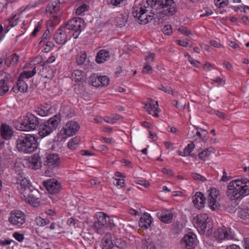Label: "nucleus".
I'll return each mask as SVG.
<instances>
[{
    "instance_id": "f257e3e1",
    "label": "nucleus",
    "mask_w": 249,
    "mask_h": 249,
    "mask_svg": "<svg viewBox=\"0 0 249 249\" xmlns=\"http://www.w3.org/2000/svg\"><path fill=\"white\" fill-rule=\"evenodd\" d=\"M173 0H147L142 3L135 2L132 15L140 23L145 24L153 19L155 25L162 23L165 16H171L176 11Z\"/></svg>"
},
{
    "instance_id": "f03ea898",
    "label": "nucleus",
    "mask_w": 249,
    "mask_h": 249,
    "mask_svg": "<svg viewBox=\"0 0 249 249\" xmlns=\"http://www.w3.org/2000/svg\"><path fill=\"white\" fill-rule=\"evenodd\" d=\"M227 195L231 200H241L249 195V180L247 178L234 179L230 182Z\"/></svg>"
},
{
    "instance_id": "7ed1b4c3",
    "label": "nucleus",
    "mask_w": 249,
    "mask_h": 249,
    "mask_svg": "<svg viewBox=\"0 0 249 249\" xmlns=\"http://www.w3.org/2000/svg\"><path fill=\"white\" fill-rule=\"evenodd\" d=\"M37 142L34 136L30 134H22L16 140V147L19 152L31 153L36 149Z\"/></svg>"
},
{
    "instance_id": "20e7f679",
    "label": "nucleus",
    "mask_w": 249,
    "mask_h": 249,
    "mask_svg": "<svg viewBox=\"0 0 249 249\" xmlns=\"http://www.w3.org/2000/svg\"><path fill=\"white\" fill-rule=\"evenodd\" d=\"M193 224L201 234L210 235L213 232V222L207 213L197 215L193 218Z\"/></svg>"
},
{
    "instance_id": "39448f33",
    "label": "nucleus",
    "mask_w": 249,
    "mask_h": 249,
    "mask_svg": "<svg viewBox=\"0 0 249 249\" xmlns=\"http://www.w3.org/2000/svg\"><path fill=\"white\" fill-rule=\"evenodd\" d=\"M38 119L31 113L20 117L16 124L17 129L20 131H29L36 129L39 125Z\"/></svg>"
},
{
    "instance_id": "423d86ee",
    "label": "nucleus",
    "mask_w": 249,
    "mask_h": 249,
    "mask_svg": "<svg viewBox=\"0 0 249 249\" xmlns=\"http://www.w3.org/2000/svg\"><path fill=\"white\" fill-rule=\"evenodd\" d=\"M61 120L60 115L58 114L41 124L38 130L39 137L43 138L50 134L57 128Z\"/></svg>"
},
{
    "instance_id": "0eeeda50",
    "label": "nucleus",
    "mask_w": 249,
    "mask_h": 249,
    "mask_svg": "<svg viewBox=\"0 0 249 249\" xmlns=\"http://www.w3.org/2000/svg\"><path fill=\"white\" fill-rule=\"evenodd\" d=\"M61 120L60 115L58 114L41 124L38 130L39 137L43 138L50 134L57 128Z\"/></svg>"
},
{
    "instance_id": "6e6552de",
    "label": "nucleus",
    "mask_w": 249,
    "mask_h": 249,
    "mask_svg": "<svg viewBox=\"0 0 249 249\" xmlns=\"http://www.w3.org/2000/svg\"><path fill=\"white\" fill-rule=\"evenodd\" d=\"M97 221L94 222L93 229L98 233L103 234L104 230L114 226L113 219L106 213L98 212L96 213Z\"/></svg>"
},
{
    "instance_id": "1a4fd4ad",
    "label": "nucleus",
    "mask_w": 249,
    "mask_h": 249,
    "mask_svg": "<svg viewBox=\"0 0 249 249\" xmlns=\"http://www.w3.org/2000/svg\"><path fill=\"white\" fill-rule=\"evenodd\" d=\"M208 192V202L209 207L213 211L218 210L220 208L219 191L215 188H211Z\"/></svg>"
},
{
    "instance_id": "9d476101",
    "label": "nucleus",
    "mask_w": 249,
    "mask_h": 249,
    "mask_svg": "<svg viewBox=\"0 0 249 249\" xmlns=\"http://www.w3.org/2000/svg\"><path fill=\"white\" fill-rule=\"evenodd\" d=\"M32 190L27 189L24 190L23 196L25 201L34 207H38L40 204V201L37 196L38 195V192L34 188H32Z\"/></svg>"
},
{
    "instance_id": "9b49d317",
    "label": "nucleus",
    "mask_w": 249,
    "mask_h": 249,
    "mask_svg": "<svg viewBox=\"0 0 249 249\" xmlns=\"http://www.w3.org/2000/svg\"><path fill=\"white\" fill-rule=\"evenodd\" d=\"M80 128L79 124L75 121H70L63 127L60 131L61 135L70 137L75 135Z\"/></svg>"
},
{
    "instance_id": "f8f14e48",
    "label": "nucleus",
    "mask_w": 249,
    "mask_h": 249,
    "mask_svg": "<svg viewBox=\"0 0 249 249\" xmlns=\"http://www.w3.org/2000/svg\"><path fill=\"white\" fill-rule=\"evenodd\" d=\"M214 236L219 241L224 239H232L234 238V234L231 229L225 227L217 229L214 232Z\"/></svg>"
},
{
    "instance_id": "ddd939ff",
    "label": "nucleus",
    "mask_w": 249,
    "mask_h": 249,
    "mask_svg": "<svg viewBox=\"0 0 249 249\" xmlns=\"http://www.w3.org/2000/svg\"><path fill=\"white\" fill-rule=\"evenodd\" d=\"M84 27V21L80 18H72L63 25V28L70 31L81 30Z\"/></svg>"
},
{
    "instance_id": "4468645a",
    "label": "nucleus",
    "mask_w": 249,
    "mask_h": 249,
    "mask_svg": "<svg viewBox=\"0 0 249 249\" xmlns=\"http://www.w3.org/2000/svg\"><path fill=\"white\" fill-rule=\"evenodd\" d=\"M117 243H118V242H116L115 245H114L111 234L109 233H107L103 238L101 246L102 249H123V245L119 246L117 244Z\"/></svg>"
},
{
    "instance_id": "2eb2a0df",
    "label": "nucleus",
    "mask_w": 249,
    "mask_h": 249,
    "mask_svg": "<svg viewBox=\"0 0 249 249\" xmlns=\"http://www.w3.org/2000/svg\"><path fill=\"white\" fill-rule=\"evenodd\" d=\"M9 222L18 227L21 226L25 221V215L20 211H14L11 212V216L9 218Z\"/></svg>"
},
{
    "instance_id": "dca6fc26",
    "label": "nucleus",
    "mask_w": 249,
    "mask_h": 249,
    "mask_svg": "<svg viewBox=\"0 0 249 249\" xmlns=\"http://www.w3.org/2000/svg\"><path fill=\"white\" fill-rule=\"evenodd\" d=\"M43 184L48 192L51 194L58 193L61 189L60 183L54 179L44 181Z\"/></svg>"
},
{
    "instance_id": "f3484780",
    "label": "nucleus",
    "mask_w": 249,
    "mask_h": 249,
    "mask_svg": "<svg viewBox=\"0 0 249 249\" xmlns=\"http://www.w3.org/2000/svg\"><path fill=\"white\" fill-rule=\"evenodd\" d=\"M12 78L11 75L7 72H3L0 75V95L2 96L9 91V83Z\"/></svg>"
},
{
    "instance_id": "a211bd4d",
    "label": "nucleus",
    "mask_w": 249,
    "mask_h": 249,
    "mask_svg": "<svg viewBox=\"0 0 249 249\" xmlns=\"http://www.w3.org/2000/svg\"><path fill=\"white\" fill-rule=\"evenodd\" d=\"M144 108L149 114H151L156 117H159L158 113L159 111V105L157 101L148 99L144 105Z\"/></svg>"
},
{
    "instance_id": "6ab92c4d",
    "label": "nucleus",
    "mask_w": 249,
    "mask_h": 249,
    "mask_svg": "<svg viewBox=\"0 0 249 249\" xmlns=\"http://www.w3.org/2000/svg\"><path fill=\"white\" fill-rule=\"evenodd\" d=\"M66 29L63 28V25L58 29L53 36V39L58 44H64L67 40V35Z\"/></svg>"
},
{
    "instance_id": "aec40b11",
    "label": "nucleus",
    "mask_w": 249,
    "mask_h": 249,
    "mask_svg": "<svg viewBox=\"0 0 249 249\" xmlns=\"http://www.w3.org/2000/svg\"><path fill=\"white\" fill-rule=\"evenodd\" d=\"M60 162V158L57 154H49L44 158V164L48 166H57Z\"/></svg>"
},
{
    "instance_id": "412c9836",
    "label": "nucleus",
    "mask_w": 249,
    "mask_h": 249,
    "mask_svg": "<svg viewBox=\"0 0 249 249\" xmlns=\"http://www.w3.org/2000/svg\"><path fill=\"white\" fill-rule=\"evenodd\" d=\"M205 201L206 198L203 194L200 192H196L192 197V201L194 206L198 210H200L204 207Z\"/></svg>"
},
{
    "instance_id": "4be33fe9",
    "label": "nucleus",
    "mask_w": 249,
    "mask_h": 249,
    "mask_svg": "<svg viewBox=\"0 0 249 249\" xmlns=\"http://www.w3.org/2000/svg\"><path fill=\"white\" fill-rule=\"evenodd\" d=\"M18 179L17 183H20L21 188L20 191L21 194H23L24 190L28 189L32 190V188L34 187L32 185L31 183L27 180L25 178H23L22 175L19 173L18 174V176L17 177Z\"/></svg>"
},
{
    "instance_id": "5701e85b",
    "label": "nucleus",
    "mask_w": 249,
    "mask_h": 249,
    "mask_svg": "<svg viewBox=\"0 0 249 249\" xmlns=\"http://www.w3.org/2000/svg\"><path fill=\"white\" fill-rule=\"evenodd\" d=\"M152 221V218L150 214L145 213L140 219L139 226L143 230H146L150 227Z\"/></svg>"
},
{
    "instance_id": "b1692460",
    "label": "nucleus",
    "mask_w": 249,
    "mask_h": 249,
    "mask_svg": "<svg viewBox=\"0 0 249 249\" xmlns=\"http://www.w3.org/2000/svg\"><path fill=\"white\" fill-rule=\"evenodd\" d=\"M28 86L26 83L23 80V79L18 77L16 86H14L12 90L15 93H18L20 91L21 92H25L27 91Z\"/></svg>"
},
{
    "instance_id": "393cba45",
    "label": "nucleus",
    "mask_w": 249,
    "mask_h": 249,
    "mask_svg": "<svg viewBox=\"0 0 249 249\" xmlns=\"http://www.w3.org/2000/svg\"><path fill=\"white\" fill-rule=\"evenodd\" d=\"M110 57L109 52L106 50H101L97 53L95 61L98 64L106 61Z\"/></svg>"
},
{
    "instance_id": "a878e982",
    "label": "nucleus",
    "mask_w": 249,
    "mask_h": 249,
    "mask_svg": "<svg viewBox=\"0 0 249 249\" xmlns=\"http://www.w3.org/2000/svg\"><path fill=\"white\" fill-rule=\"evenodd\" d=\"M13 133V131L11 127L6 124H2L0 128V135L5 140L11 138Z\"/></svg>"
},
{
    "instance_id": "bb28decb",
    "label": "nucleus",
    "mask_w": 249,
    "mask_h": 249,
    "mask_svg": "<svg viewBox=\"0 0 249 249\" xmlns=\"http://www.w3.org/2000/svg\"><path fill=\"white\" fill-rule=\"evenodd\" d=\"M128 15L127 13L120 14L115 18L116 25L119 27L124 26L127 22Z\"/></svg>"
},
{
    "instance_id": "cd10ccee",
    "label": "nucleus",
    "mask_w": 249,
    "mask_h": 249,
    "mask_svg": "<svg viewBox=\"0 0 249 249\" xmlns=\"http://www.w3.org/2000/svg\"><path fill=\"white\" fill-rule=\"evenodd\" d=\"M173 213L169 211H166L158 213L159 218L163 222L170 223L173 219Z\"/></svg>"
},
{
    "instance_id": "c85d7f7f",
    "label": "nucleus",
    "mask_w": 249,
    "mask_h": 249,
    "mask_svg": "<svg viewBox=\"0 0 249 249\" xmlns=\"http://www.w3.org/2000/svg\"><path fill=\"white\" fill-rule=\"evenodd\" d=\"M62 2L59 0H55L48 4L46 8V12L50 14L54 13L59 9V5Z\"/></svg>"
},
{
    "instance_id": "c756f323",
    "label": "nucleus",
    "mask_w": 249,
    "mask_h": 249,
    "mask_svg": "<svg viewBox=\"0 0 249 249\" xmlns=\"http://www.w3.org/2000/svg\"><path fill=\"white\" fill-rule=\"evenodd\" d=\"M197 244V240L195 234L188 232V249H194Z\"/></svg>"
},
{
    "instance_id": "7c9ffc66",
    "label": "nucleus",
    "mask_w": 249,
    "mask_h": 249,
    "mask_svg": "<svg viewBox=\"0 0 249 249\" xmlns=\"http://www.w3.org/2000/svg\"><path fill=\"white\" fill-rule=\"evenodd\" d=\"M215 153V149L213 147L207 148L200 153H198L199 158L202 160H205L210 156L212 154Z\"/></svg>"
},
{
    "instance_id": "2f4dec72",
    "label": "nucleus",
    "mask_w": 249,
    "mask_h": 249,
    "mask_svg": "<svg viewBox=\"0 0 249 249\" xmlns=\"http://www.w3.org/2000/svg\"><path fill=\"white\" fill-rule=\"evenodd\" d=\"M29 167L31 169L36 170L41 167L40 158L38 155H34L29 160Z\"/></svg>"
},
{
    "instance_id": "473e14b6",
    "label": "nucleus",
    "mask_w": 249,
    "mask_h": 249,
    "mask_svg": "<svg viewBox=\"0 0 249 249\" xmlns=\"http://www.w3.org/2000/svg\"><path fill=\"white\" fill-rule=\"evenodd\" d=\"M141 249H157V247L153 240L148 238L142 241Z\"/></svg>"
},
{
    "instance_id": "72a5a7b5",
    "label": "nucleus",
    "mask_w": 249,
    "mask_h": 249,
    "mask_svg": "<svg viewBox=\"0 0 249 249\" xmlns=\"http://www.w3.org/2000/svg\"><path fill=\"white\" fill-rule=\"evenodd\" d=\"M239 217L243 220L249 219V208L245 206L239 208Z\"/></svg>"
},
{
    "instance_id": "f704fd0d",
    "label": "nucleus",
    "mask_w": 249,
    "mask_h": 249,
    "mask_svg": "<svg viewBox=\"0 0 249 249\" xmlns=\"http://www.w3.org/2000/svg\"><path fill=\"white\" fill-rule=\"evenodd\" d=\"M80 140L79 138L75 137L72 138L68 143V147L71 149L74 150L79 144Z\"/></svg>"
},
{
    "instance_id": "c9c22d12",
    "label": "nucleus",
    "mask_w": 249,
    "mask_h": 249,
    "mask_svg": "<svg viewBox=\"0 0 249 249\" xmlns=\"http://www.w3.org/2000/svg\"><path fill=\"white\" fill-rule=\"evenodd\" d=\"M87 55L85 52L78 53L76 56V63L78 65H82L84 64Z\"/></svg>"
},
{
    "instance_id": "e433bc0d",
    "label": "nucleus",
    "mask_w": 249,
    "mask_h": 249,
    "mask_svg": "<svg viewBox=\"0 0 249 249\" xmlns=\"http://www.w3.org/2000/svg\"><path fill=\"white\" fill-rule=\"evenodd\" d=\"M36 72V67H35L32 71H23L20 74L19 77L20 78L24 79L26 78L27 79L33 76Z\"/></svg>"
},
{
    "instance_id": "4c0bfd02",
    "label": "nucleus",
    "mask_w": 249,
    "mask_h": 249,
    "mask_svg": "<svg viewBox=\"0 0 249 249\" xmlns=\"http://www.w3.org/2000/svg\"><path fill=\"white\" fill-rule=\"evenodd\" d=\"M195 147V145L193 142L188 144V156L192 157L194 159H196L197 155H198L197 152H193Z\"/></svg>"
},
{
    "instance_id": "58836bf2",
    "label": "nucleus",
    "mask_w": 249,
    "mask_h": 249,
    "mask_svg": "<svg viewBox=\"0 0 249 249\" xmlns=\"http://www.w3.org/2000/svg\"><path fill=\"white\" fill-rule=\"evenodd\" d=\"M36 224L39 226H44L50 223V220L48 219H43L41 217H37L35 220Z\"/></svg>"
},
{
    "instance_id": "ea45409f",
    "label": "nucleus",
    "mask_w": 249,
    "mask_h": 249,
    "mask_svg": "<svg viewBox=\"0 0 249 249\" xmlns=\"http://www.w3.org/2000/svg\"><path fill=\"white\" fill-rule=\"evenodd\" d=\"M51 37V35L50 30L49 29L46 30L41 38V40L39 44H41L42 43H44V42L48 41V40L50 39Z\"/></svg>"
},
{
    "instance_id": "a19ab883",
    "label": "nucleus",
    "mask_w": 249,
    "mask_h": 249,
    "mask_svg": "<svg viewBox=\"0 0 249 249\" xmlns=\"http://www.w3.org/2000/svg\"><path fill=\"white\" fill-rule=\"evenodd\" d=\"M215 5L218 8H224L228 5L229 0H214Z\"/></svg>"
},
{
    "instance_id": "79ce46f5",
    "label": "nucleus",
    "mask_w": 249,
    "mask_h": 249,
    "mask_svg": "<svg viewBox=\"0 0 249 249\" xmlns=\"http://www.w3.org/2000/svg\"><path fill=\"white\" fill-rule=\"evenodd\" d=\"M89 7L86 4H84L78 7L76 10V14L77 15H81L84 12L88 11Z\"/></svg>"
},
{
    "instance_id": "37998d69",
    "label": "nucleus",
    "mask_w": 249,
    "mask_h": 249,
    "mask_svg": "<svg viewBox=\"0 0 249 249\" xmlns=\"http://www.w3.org/2000/svg\"><path fill=\"white\" fill-rule=\"evenodd\" d=\"M82 71L81 70H74L72 73V76L75 79V81H80L82 80Z\"/></svg>"
},
{
    "instance_id": "c03bdc74",
    "label": "nucleus",
    "mask_w": 249,
    "mask_h": 249,
    "mask_svg": "<svg viewBox=\"0 0 249 249\" xmlns=\"http://www.w3.org/2000/svg\"><path fill=\"white\" fill-rule=\"evenodd\" d=\"M98 81L100 82L102 86H106L109 84V79L106 76H102L98 77Z\"/></svg>"
},
{
    "instance_id": "a18cd8bd",
    "label": "nucleus",
    "mask_w": 249,
    "mask_h": 249,
    "mask_svg": "<svg viewBox=\"0 0 249 249\" xmlns=\"http://www.w3.org/2000/svg\"><path fill=\"white\" fill-rule=\"evenodd\" d=\"M46 45V47L44 49V51L45 53L49 52L52 50L54 47V43L50 41H47L44 43Z\"/></svg>"
},
{
    "instance_id": "49530a36",
    "label": "nucleus",
    "mask_w": 249,
    "mask_h": 249,
    "mask_svg": "<svg viewBox=\"0 0 249 249\" xmlns=\"http://www.w3.org/2000/svg\"><path fill=\"white\" fill-rule=\"evenodd\" d=\"M158 88L159 89L162 90L167 93L173 94L172 89L169 86H164L163 85H160Z\"/></svg>"
},
{
    "instance_id": "de8ad7c7",
    "label": "nucleus",
    "mask_w": 249,
    "mask_h": 249,
    "mask_svg": "<svg viewBox=\"0 0 249 249\" xmlns=\"http://www.w3.org/2000/svg\"><path fill=\"white\" fill-rule=\"evenodd\" d=\"M153 71L151 66H150V64L148 63H145L143 65V68L142 70V72L143 73H151Z\"/></svg>"
},
{
    "instance_id": "09e8293b",
    "label": "nucleus",
    "mask_w": 249,
    "mask_h": 249,
    "mask_svg": "<svg viewBox=\"0 0 249 249\" xmlns=\"http://www.w3.org/2000/svg\"><path fill=\"white\" fill-rule=\"evenodd\" d=\"M9 59L12 63V65H16L18 62L19 57L16 53H14L11 55H9Z\"/></svg>"
},
{
    "instance_id": "8fccbe9b",
    "label": "nucleus",
    "mask_w": 249,
    "mask_h": 249,
    "mask_svg": "<svg viewBox=\"0 0 249 249\" xmlns=\"http://www.w3.org/2000/svg\"><path fill=\"white\" fill-rule=\"evenodd\" d=\"M156 56V54L153 53H148L147 55L145 56V60L146 61V63L151 64L153 62V59Z\"/></svg>"
},
{
    "instance_id": "3c124183",
    "label": "nucleus",
    "mask_w": 249,
    "mask_h": 249,
    "mask_svg": "<svg viewBox=\"0 0 249 249\" xmlns=\"http://www.w3.org/2000/svg\"><path fill=\"white\" fill-rule=\"evenodd\" d=\"M188 59L191 64L193 65L194 67L198 68L200 65V62L194 60L191 56L188 53Z\"/></svg>"
},
{
    "instance_id": "603ef678",
    "label": "nucleus",
    "mask_w": 249,
    "mask_h": 249,
    "mask_svg": "<svg viewBox=\"0 0 249 249\" xmlns=\"http://www.w3.org/2000/svg\"><path fill=\"white\" fill-rule=\"evenodd\" d=\"M162 31L165 35H170L172 33V28L171 25H165L164 27L162 29Z\"/></svg>"
},
{
    "instance_id": "864d4df0",
    "label": "nucleus",
    "mask_w": 249,
    "mask_h": 249,
    "mask_svg": "<svg viewBox=\"0 0 249 249\" xmlns=\"http://www.w3.org/2000/svg\"><path fill=\"white\" fill-rule=\"evenodd\" d=\"M191 176L194 179L200 180L202 182H204L206 180L204 177L197 173H192Z\"/></svg>"
},
{
    "instance_id": "5fc2aeb1",
    "label": "nucleus",
    "mask_w": 249,
    "mask_h": 249,
    "mask_svg": "<svg viewBox=\"0 0 249 249\" xmlns=\"http://www.w3.org/2000/svg\"><path fill=\"white\" fill-rule=\"evenodd\" d=\"M48 71L50 72V73L46 74L45 73H43L42 74V76H43L44 78H49L50 79H52L53 77V71L52 70L50 69V70H48L47 68H43V71L42 72H44L45 71Z\"/></svg>"
},
{
    "instance_id": "6e6d98bb",
    "label": "nucleus",
    "mask_w": 249,
    "mask_h": 249,
    "mask_svg": "<svg viewBox=\"0 0 249 249\" xmlns=\"http://www.w3.org/2000/svg\"><path fill=\"white\" fill-rule=\"evenodd\" d=\"M13 237L19 242H21L24 239L23 235L22 234H20L17 232L14 233Z\"/></svg>"
},
{
    "instance_id": "4d7b16f0",
    "label": "nucleus",
    "mask_w": 249,
    "mask_h": 249,
    "mask_svg": "<svg viewBox=\"0 0 249 249\" xmlns=\"http://www.w3.org/2000/svg\"><path fill=\"white\" fill-rule=\"evenodd\" d=\"M231 178V176H227V173L224 170L223 172V176L220 180L225 182L230 180Z\"/></svg>"
},
{
    "instance_id": "13d9d810",
    "label": "nucleus",
    "mask_w": 249,
    "mask_h": 249,
    "mask_svg": "<svg viewBox=\"0 0 249 249\" xmlns=\"http://www.w3.org/2000/svg\"><path fill=\"white\" fill-rule=\"evenodd\" d=\"M192 134H193V137H195L194 139L197 140L198 138H201V135L200 132L198 131L196 128H195V132L194 131V130H193V131L192 132Z\"/></svg>"
},
{
    "instance_id": "bf43d9fd",
    "label": "nucleus",
    "mask_w": 249,
    "mask_h": 249,
    "mask_svg": "<svg viewBox=\"0 0 249 249\" xmlns=\"http://www.w3.org/2000/svg\"><path fill=\"white\" fill-rule=\"evenodd\" d=\"M225 249H242L241 247L234 244H230L229 245H227Z\"/></svg>"
},
{
    "instance_id": "052dcab7",
    "label": "nucleus",
    "mask_w": 249,
    "mask_h": 249,
    "mask_svg": "<svg viewBox=\"0 0 249 249\" xmlns=\"http://www.w3.org/2000/svg\"><path fill=\"white\" fill-rule=\"evenodd\" d=\"M104 121L108 123L114 124L115 122L112 117L105 116L103 118Z\"/></svg>"
},
{
    "instance_id": "680f3d73",
    "label": "nucleus",
    "mask_w": 249,
    "mask_h": 249,
    "mask_svg": "<svg viewBox=\"0 0 249 249\" xmlns=\"http://www.w3.org/2000/svg\"><path fill=\"white\" fill-rule=\"evenodd\" d=\"M210 43H211V46H212L214 47H215V48H219L221 46V44L219 42H218L215 40L211 41Z\"/></svg>"
},
{
    "instance_id": "e2e57ef3",
    "label": "nucleus",
    "mask_w": 249,
    "mask_h": 249,
    "mask_svg": "<svg viewBox=\"0 0 249 249\" xmlns=\"http://www.w3.org/2000/svg\"><path fill=\"white\" fill-rule=\"evenodd\" d=\"M223 64L228 70H231L232 69L231 64L226 60L223 61Z\"/></svg>"
},
{
    "instance_id": "0e129e2a",
    "label": "nucleus",
    "mask_w": 249,
    "mask_h": 249,
    "mask_svg": "<svg viewBox=\"0 0 249 249\" xmlns=\"http://www.w3.org/2000/svg\"><path fill=\"white\" fill-rule=\"evenodd\" d=\"M213 14V12L211 10H208L205 11L204 12L200 14V17H204L209 15H211Z\"/></svg>"
},
{
    "instance_id": "69168bd1",
    "label": "nucleus",
    "mask_w": 249,
    "mask_h": 249,
    "mask_svg": "<svg viewBox=\"0 0 249 249\" xmlns=\"http://www.w3.org/2000/svg\"><path fill=\"white\" fill-rule=\"evenodd\" d=\"M40 27V25L38 24V25L35 28L34 30H33V32L32 33V36H36V34L39 31Z\"/></svg>"
},
{
    "instance_id": "338daca9",
    "label": "nucleus",
    "mask_w": 249,
    "mask_h": 249,
    "mask_svg": "<svg viewBox=\"0 0 249 249\" xmlns=\"http://www.w3.org/2000/svg\"><path fill=\"white\" fill-rule=\"evenodd\" d=\"M82 30V29L74 31V32L72 35L73 37L75 39L77 38L81 33Z\"/></svg>"
},
{
    "instance_id": "774afa93",
    "label": "nucleus",
    "mask_w": 249,
    "mask_h": 249,
    "mask_svg": "<svg viewBox=\"0 0 249 249\" xmlns=\"http://www.w3.org/2000/svg\"><path fill=\"white\" fill-rule=\"evenodd\" d=\"M244 249L249 248V238H246L244 240Z\"/></svg>"
}]
</instances>
